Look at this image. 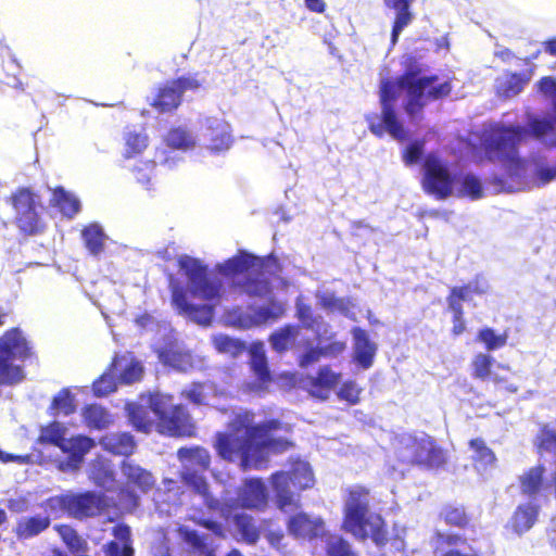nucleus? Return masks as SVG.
<instances>
[{"mask_svg": "<svg viewBox=\"0 0 556 556\" xmlns=\"http://www.w3.org/2000/svg\"><path fill=\"white\" fill-rule=\"evenodd\" d=\"M494 358L486 353H478L471 359V376L479 380H491L494 384H503L504 389L510 393L518 391V387L507 383V379L497 374L492 375Z\"/></svg>", "mask_w": 556, "mask_h": 556, "instance_id": "nucleus-21", "label": "nucleus"}, {"mask_svg": "<svg viewBox=\"0 0 556 556\" xmlns=\"http://www.w3.org/2000/svg\"><path fill=\"white\" fill-rule=\"evenodd\" d=\"M129 419L138 431L149 433L152 429L153 422L149 417L147 408L141 405H135L130 408Z\"/></svg>", "mask_w": 556, "mask_h": 556, "instance_id": "nucleus-57", "label": "nucleus"}, {"mask_svg": "<svg viewBox=\"0 0 556 556\" xmlns=\"http://www.w3.org/2000/svg\"><path fill=\"white\" fill-rule=\"evenodd\" d=\"M103 494L93 491L68 492V517L85 520L99 516L104 510Z\"/></svg>", "mask_w": 556, "mask_h": 556, "instance_id": "nucleus-17", "label": "nucleus"}, {"mask_svg": "<svg viewBox=\"0 0 556 556\" xmlns=\"http://www.w3.org/2000/svg\"><path fill=\"white\" fill-rule=\"evenodd\" d=\"M271 523H273L271 519H263L262 520V532L263 531L265 532V538L273 547L279 548L281 546V542L285 538V534H283L282 530H280V529H277V530L270 529Z\"/></svg>", "mask_w": 556, "mask_h": 556, "instance_id": "nucleus-64", "label": "nucleus"}, {"mask_svg": "<svg viewBox=\"0 0 556 556\" xmlns=\"http://www.w3.org/2000/svg\"><path fill=\"white\" fill-rule=\"evenodd\" d=\"M34 356L33 349L18 327H12L0 336V387H12L24 381L26 375L22 365Z\"/></svg>", "mask_w": 556, "mask_h": 556, "instance_id": "nucleus-5", "label": "nucleus"}, {"mask_svg": "<svg viewBox=\"0 0 556 556\" xmlns=\"http://www.w3.org/2000/svg\"><path fill=\"white\" fill-rule=\"evenodd\" d=\"M51 409L55 414H62L64 416L72 415L76 410L74 396L68 389H62L52 400Z\"/></svg>", "mask_w": 556, "mask_h": 556, "instance_id": "nucleus-56", "label": "nucleus"}, {"mask_svg": "<svg viewBox=\"0 0 556 556\" xmlns=\"http://www.w3.org/2000/svg\"><path fill=\"white\" fill-rule=\"evenodd\" d=\"M469 160L476 164L495 163L504 167L509 178H525L530 166L529 180L542 188L556 180V141L529 156H520L521 141H465Z\"/></svg>", "mask_w": 556, "mask_h": 556, "instance_id": "nucleus-2", "label": "nucleus"}, {"mask_svg": "<svg viewBox=\"0 0 556 556\" xmlns=\"http://www.w3.org/2000/svg\"><path fill=\"white\" fill-rule=\"evenodd\" d=\"M539 510V505L531 503L519 504L514 510L507 528L518 535L528 532L535 525Z\"/></svg>", "mask_w": 556, "mask_h": 556, "instance_id": "nucleus-25", "label": "nucleus"}, {"mask_svg": "<svg viewBox=\"0 0 556 556\" xmlns=\"http://www.w3.org/2000/svg\"><path fill=\"white\" fill-rule=\"evenodd\" d=\"M114 357H123V361L116 366L119 383L130 384L140 380L143 368L137 359L126 355H115Z\"/></svg>", "mask_w": 556, "mask_h": 556, "instance_id": "nucleus-44", "label": "nucleus"}, {"mask_svg": "<svg viewBox=\"0 0 556 556\" xmlns=\"http://www.w3.org/2000/svg\"><path fill=\"white\" fill-rule=\"evenodd\" d=\"M253 414H238L229 424L227 432H217L214 448L217 455L229 463L239 462L240 468L262 469L266 467L268 454H280L293 446V442L277 432L290 433V425L277 418L253 424Z\"/></svg>", "mask_w": 556, "mask_h": 556, "instance_id": "nucleus-1", "label": "nucleus"}, {"mask_svg": "<svg viewBox=\"0 0 556 556\" xmlns=\"http://www.w3.org/2000/svg\"><path fill=\"white\" fill-rule=\"evenodd\" d=\"M172 395L161 394L150 399V408L157 418L160 432L170 437H191L195 425L182 404L170 405Z\"/></svg>", "mask_w": 556, "mask_h": 556, "instance_id": "nucleus-7", "label": "nucleus"}, {"mask_svg": "<svg viewBox=\"0 0 556 556\" xmlns=\"http://www.w3.org/2000/svg\"><path fill=\"white\" fill-rule=\"evenodd\" d=\"M50 204L67 218H73L80 211L79 200L61 186L53 189Z\"/></svg>", "mask_w": 556, "mask_h": 556, "instance_id": "nucleus-38", "label": "nucleus"}, {"mask_svg": "<svg viewBox=\"0 0 556 556\" xmlns=\"http://www.w3.org/2000/svg\"><path fill=\"white\" fill-rule=\"evenodd\" d=\"M295 317L300 321V328L315 331L323 324V317L316 315L311 304L305 303L301 298L295 302Z\"/></svg>", "mask_w": 556, "mask_h": 556, "instance_id": "nucleus-47", "label": "nucleus"}, {"mask_svg": "<svg viewBox=\"0 0 556 556\" xmlns=\"http://www.w3.org/2000/svg\"><path fill=\"white\" fill-rule=\"evenodd\" d=\"M300 331L299 325L286 324L269 334L268 342L276 353L283 354L294 346Z\"/></svg>", "mask_w": 556, "mask_h": 556, "instance_id": "nucleus-34", "label": "nucleus"}, {"mask_svg": "<svg viewBox=\"0 0 556 556\" xmlns=\"http://www.w3.org/2000/svg\"><path fill=\"white\" fill-rule=\"evenodd\" d=\"M369 127L376 136L388 132L393 139H405L403 125L399 121L393 106L381 108V122L370 123Z\"/></svg>", "mask_w": 556, "mask_h": 556, "instance_id": "nucleus-33", "label": "nucleus"}, {"mask_svg": "<svg viewBox=\"0 0 556 556\" xmlns=\"http://www.w3.org/2000/svg\"><path fill=\"white\" fill-rule=\"evenodd\" d=\"M341 528L354 539H370L378 547L389 542L388 523L381 514L371 509V492L365 485L350 486L345 492Z\"/></svg>", "mask_w": 556, "mask_h": 556, "instance_id": "nucleus-4", "label": "nucleus"}, {"mask_svg": "<svg viewBox=\"0 0 556 556\" xmlns=\"http://www.w3.org/2000/svg\"><path fill=\"white\" fill-rule=\"evenodd\" d=\"M459 197H468L471 200H478L483 197L481 181L473 174H465L460 179Z\"/></svg>", "mask_w": 556, "mask_h": 556, "instance_id": "nucleus-55", "label": "nucleus"}, {"mask_svg": "<svg viewBox=\"0 0 556 556\" xmlns=\"http://www.w3.org/2000/svg\"><path fill=\"white\" fill-rule=\"evenodd\" d=\"M545 468L542 465L529 468L519 477L521 493L527 496L538 494L543 485Z\"/></svg>", "mask_w": 556, "mask_h": 556, "instance_id": "nucleus-43", "label": "nucleus"}, {"mask_svg": "<svg viewBox=\"0 0 556 556\" xmlns=\"http://www.w3.org/2000/svg\"><path fill=\"white\" fill-rule=\"evenodd\" d=\"M180 480L194 494L202 497L207 509L215 511L222 508L220 501L211 494L208 482L203 475L198 473L195 470L187 469L180 473Z\"/></svg>", "mask_w": 556, "mask_h": 556, "instance_id": "nucleus-22", "label": "nucleus"}, {"mask_svg": "<svg viewBox=\"0 0 556 556\" xmlns=\"http://www.w3.org/2000/svg\"><path fill=\"white\" fill-rule=\"evenodd\" d=\"M361 392L362 389L354 381H345L338 391V397L350 405H356L359 402Z\"/></svg>", "mask_w": 556, "mask_h": 556, "instance_id": "nucleus-62", "label": "nucleus"}, {"mask_svg": "<svg viewBox=\"0 0 556 556\" xmlns=\"http://www.w3.org/2000/svg\"><path fill=\"white\" fill-rule=\"evenodd\" d=\"M280 269H283L282 264L273 253L257 256L245 250H238L233 256L217 265L218 273L225 277L248 275L251 271H265L274 275Z\"/></svg>", "mask_w": 556, "mask_h": 556, "instance_id": "nucleus-11", "label": "nucleus"}, {"mask_svg": "<svg viewBox=\"0 0 556 556\" xmlns=\"http://www.w3.org/2000/svg\"><path fill=\"white\" fill-rule=\"evenodd\" d=\"M41 507L53 518H60L63 515L68 516V492L50 496L46 498Z\"/></svg>", "mask_w": 556, "mask_h": 556, "instance_id": "nucleus-54", "label": "nucleus"}, {"mask_svg": "<svg viewBox=\"0 0 556 556\" xmlns=\"http://www.w3.org/2000/svg\"><path fill=\"white\" fill-rule=\"evenodd\" d=\"M88 476L96 485L102 488L112 483L115 478L109 462L102 456H97L90 462Z\"/></svg>", "mask_w": 556, "mask_h": 556, "instance_id": "nucleus-41", "label": "nucleus"}, {"mask_svg": "<svg viewBox=\"0 0 556 556\" xmlns=\"http://www.w3.org/2000/svg\"><path fill=\"white\" fill-rule=\"evenodd\" d=\"M270 482L276 506L286 513L300 508V492L313 486L314 475L306 464H299L289 471L274 472Z\"/></svg>", "mask_w": 556, "mask_h": 556, "instance_id": "nucleus-6", "label": "nucleus"}, {"mask_svg": "<svg viewBox=\"0 0 556 556\" xmlns=\"http://www.w3.org/2000/svg\"><path fill=\"white\" fill-rule=\"evenodd\" d=\"M319 305L326 311H338L344 315H346L349 312L348 302L344 299L338 298L332 293H326L320 295Z\"/></svg>", "mask_w": 556, "mask_h": 556, "instance_id": "nucleus-60", "label": "nucleus"}, {"mask_svg": "<svg viewBox=\"0 0 556 556\" xmlns=\"http://www.w3.org/2000/svg\"><path fill=\"white\" fill-rule=\"evenodd\" d=\"M323 526L320 519H312L302 511L292 515L287 522L288 532L294 538H315Z\"/></svg>", "mask_w": 556, "mask_h": 556, "instance_id": "nucleus-30", "label": "nucleus"}, {"mask_svg": "<svg viewBox=\"0 0 556 556\" xmlns=\"http://www.w3.org/2000/svg\"><path fill=\"white\" fill-rule=\"evenodd\" d=\"M121 471L127 484L136 486L142 493L149 492L154 485L152 473L132 462L123 460Z\"/></svg>", "mask_w": 556, "mask_h": 556, "instance_id": "nucleus-31", "label": "nucleus"}, {"mask_svg": "<svg viewBox=\"0 0 556 556\" xmlns=\"http://www.w3.org/2000/svg\"><path fill=\"white\" fill-rule=\"evenodd\" d=\"M530 78V73H508L505 79L501 83L498 90L505 97H514L522 91Z\"/></svg>", "mask_w": 556, "mask_h": 556, "instance_id": "nucleus-51", "label": "nucleus"}, {"mask_svg": "<svg viewBox=\"0 0 556 556\" xmlns=\"http://www.w3.org/2000/svg\"><path fill=\"white\" fill-rule=\"evenodd\" d=\"M341 380V374L333 371L329 365L318 369L316 376L309 381V393L319 400H327L330 390L336 388Z\"/></svg>", "mask_w": 556, "mask_h": 556, "instance_id": "nucleus-28", "label": "nucleus"}, {"mask_svg": "<svg viewBox=\"0 0 556 556\" xmlns=\"http://www.w3.org/2000/svg\"><path fill=\"white\" fill-rule=\"evenodd\" d=\"M66 427L59 421H51L40 429L38 442L41 444H49L61 448L66 441Z\"/></svg>", "mask_w": 556, "mask_h": 556, "instance_id": "nucleus-45", "label": "nucleus"}, {"mask_svg": "<svg viewBox=\"0 0 556 556\" xmlns=\"http://www.w3.org/2000/svg\"><path fill=\"white\" fill-rule=\"evenodd\" d=\"M326 556H358L349 540L340 534H329L325 539Z\"/></svg>", "mask_w": 556, "mask_h": 556, "instance_id": "nucleus-48", "label": "nucleus"}, {"mask_svg": "<svg viewBox=\"0 0 556 556\" xmlns=\"http://www.w3.org/2000/svg\"><path fill=\"white\" fill-rule=\"evenodd\" d=\"M101 447L115 456L128 457L134 454L137 443L129 432H111L100 438Z\"/></svg>", "mask_w": 556, "mask_h": 556, "instance_id": "nucleus-24", "label": "nucleus"}, {"mask_svg": "<svg viewBox=\"0 0 556 556\" xmlns=\"http://www.w3.org/2000/svg\"><path fill=\"white\" fill-rule=\"evenodd\" d=\"M182 540L192 547L198 556H215V548L206 542V536L195 530L184 529Z\"/></svg>", "mask_w": 556, "mask_h": 556, "instance_id": "nucleus-49", "label": "nucleus"}, {"mask_svg": "<svg viewBox=\"0 0 556 556\" xmlns=\"http://www.w3.org/2000/svg\"><path fill=\"white\" fill-rule=\"evenodd\" d=\"M179 270L190 283V293L206 301L219 300L223 283L219 279L210 276L207 265L201 260L182 254L177 258Z\"/></svg>", "mask_w": 556, "mask_h": 556, "instance_id": "nucleus-9", "label": "nucleus"}, {"mask_svg": "<svg viewBox=\"0 0 556 556\" xmlns=\"http://www.w3.org/2000/svg\"><path fill=\"white\" fill-rule=\"evenodd\" d=\"M456 176L447 163L435 152L426 154L422 163V190L437 200H445L453 194Z\"/></svg>", "mask_w": 556, "mask_h": 556, "instance_id": "nucleus-10", "label": "nucleus"}, {"mask_svg": "<svg viewBox=\"0 0 556 556\" xmlns=\"http://www.w3.org/2000/svg\"><path fill=\"white\" fill-rule=\"evenodd\" d=\"M54 530L71 553L77 554L88 551L87 541L72 526L65 523L56 525Z\"/></svg>", "mask_w": 556, "mask_h": 556, "instance_id": "nucleus-42", "label": "nucleus"}, {"mask_svg": "<svg viewBox=\"0 0 556 556\" xmlns=\"http://www.w3.org/2000/svg\"><path fill=\"white\" fill-rule=\"evenodd\" d=\"M233 525L240 535V541L248 545H255L262 535V523L245 513L236 514L232 517Z\"/></svg>", "mask_w": 556, "mask_h": 556, "instance_id": "nucleus-35", "label": "nucleus"}, {"mask_svg": "<svg viewBox=\"0 0 556 556\" xmlns=\"http://www.w3.org/2000/svg\"><path fill=\"white\" fill-rule=\"evenodd\" d=\"M201 87L198 75L179 76L160 85L149 105L160 114L173 113L181 105L186 91H197Z\"/></svg>", "mask_w": 556, "mask_h": 556, "instance_id": "nucleus-12", "label": "nucleus"}, {"mask_svg": "<svg viewBox=\"0 0 556 556\" xmlns=\"http://www.w3.org/2000/svg\"><path fill=\"white\" fill-rule=\"evenodd\" d=\"M121 361H123V357H113L104 372L92 382L93 395L103 397L117 389L119 380L116 375V366Z\"/></svg>", "mask_w": 556, "mask_h": 556, "instance_id": "nucleus-36", "label": "nucleus"}, {"mask_svg": "<svg viewBox=\"0 0 556 556\" xmlns=\"http://www.w3.org/2000/svg\"><path fill=\"white\" fill-rule=\"evenodd\" d=\"M319 346L321 350L323 357L334 358L345 351L346 343L342 340H338L336 338V333H331L328 337V343Z\"/></svg>", "mask_w": 556, "mask_h": 556, "instance_id": "nucleus-61", "label": "nucleus"}, {"mask_svg": "<svg viewBox=\"0 0 556 556\" xmlns=\"http://www.w3.org/2000/svg\"><path fill=\"white\" fill-rule=\"evenodd\" d=\"M468 445L475 453L472 457L475 464H479L486 468L496 463L497 459L495 453L486 445L482 438L471 439Z\"/></svg>", "mask_w": 556, "mask_h": 556, "instance_id": "nucleus-50", "label": "nucleus"}, {"mask_svg": "<svg viewBox=\"0 0 556 556\" xmlns=\"http://www.w3.org/2000/svg\"><path fill=\"white\" fill-rule=\"evenodd\" d=\"M477 339L484 344L488 351L503 348L507 342V336L496 334L492 328L485 327L479 330Z\"/></svg>", "mask_w": 556, "mask_h": 556, "instance_id": "nucleus-58", "label": "nucleus"}, {"mask_svg": "<svg viewBox=\"0 0 556 556\" xmlns=\"http://www.w3.org/2000/svg\"><path fill=\"white\" fill-rule=\"evenodd\" d=\"M96 446V441L85 434L67 438L60 450L66 454L65 467L77 470L84 463L85 456Z\"/></svg>", "mask_w": 556, "mask_h": 556, "instance_id": "nucleus-20", "label": "nucleus"}, {"mask_svg": "<svg viewBox=\"0 0 556 556\" xmlns=\"http://www.w3.org/2000/svg\"><path fill=\"white\" fill-rule=\"evenodd\" d=\"M112 534L115 540L103 546L105 556H134L130 528L125 523H117L113 527Z\"/></svg>", "mask_w": 556, "mask_h": 556, "instance_id": "nucleus-26", "label": "nucleus"}, {"mask_svg": "<svg viewBox=\"0 0 556 556\" xmlns=\"http://www.w3.org/2000/svg\"><path fill=\"white\" fill-rule=\"evenodd\" d=\"M83 239L86 248L92 255H98L104 248V233L97 225H90L83 230Z\"/></svg>", "mask_w": 556, "mask_h": 556, "instance_id": "nucleus-53", "label": "nucleus"}, {"mask_svg": "<svg viewBox=\"0 0 556 556\" xmlns=\"http://www.w3.org/2000/svg\"><path fill=\"white\" fill-rule=\"evenodd\" d=\"M405 448L409 454L410 464L420 468L434 470L447 464L446 451L429 434L410 437Z\"/></svg>", "mask_w": 556, "mask_h": 556, "instance_id": "nucleus-13", "label": "nucleus"}, {"mask_svg": "<svg viewBox=\"0 0 556 556\" xmlns=\"http://www.w3.org/2000/svg\"><path fill=\"white\" fill-rule=\"evenodd\" d=\"M440 518L447 526L458 529H467L471 523V518L462 504H445L440 511Z\"/></svg>", "mask_w": 556, "mask_h": 556, "instance_id": "nucleus-39", "label": "nucleus"}, {"mask_svg": "<svg viewBox=\"0 0 556 556\" xmlns=\"http://www.w3.org/2000/svg\"><path fill=\"white\" fill-rule=\"evenodd\" d=\"M237 502L242 508L263 509L267 504V492L262 479L244 480L237 491Z\"/></svg>", "mask_w": 556, "mask_h": 556, "instance_id": "nucleus-19", "label": "nucleus"}, {"mask_svg": "<svg viewBox=\"0 0 556 556\" xmlns=\"http://www.w3.org/2000/svg\"><path fill=\"white\" fill-rule=\"evenodd\" d=\"M51 525L49 516L34 515L17 520L14 533L18 540H29L45 532Z\"/></svg>", "mask_w": 556, "mask_h": 556, "instance_id": "nucleus-32", "label": "nucleus"}, {"mask_svg": "<svg viewBox=\"0 0 556 556\" xmlns=\"http://www.w3.org/2000/svg\"><path fill=\"white\" fill-rule=\"evenodd\" d=\"M215 346L218 351L228 353L232 356L240 354L244 350V344L241 341L228 336L218 338L215 341Z\"/></svg>", "mask_w": 556, "mask_h": 556, "instance_id": "nucleus-63", "label": "nucleus"}, {"mask_svg": "<svg viewBox=\"0 0 556 556\" xmlns=\"http://www.w3.org/2000/svg\"><path fill=\"white\" fill-rule=\"evenodd\" d=\"M354 338V358L355 362L363 368H369L372 365L376 355L377 346L372 343L366 330L354 327L352 329Z\"/></svg>", "mask_w": 556, "mask_h": 556, "instance_id": "nucleus-29", "label": "nucleus"}, {"mask_svg": "<svg viewBox=\"0 0 556 556\" xmlns=\"http://www.w3.org/2000/svg\"><path fill=\"white\" fill-rule=\"evenodd\" d=\"M180 460H188L191 466L198 467L202 471H206L211 467V455L208 451L202 446L181 447L177 452Z\"/></svg>", "mask_w": 556, "mask_h": 556, "instance_id": "nucleus-46", "label": "nucleus"}, {"mask_svg": "<svg viewBox=\"0 0 556 556\" xmlns=\"http://www.w3.org/2000/svg\"><path fill=\"white\" fill-rule=\"evenodd\" d=\"M414 1L415 0H383L386 8L395 13L391 29V42L393 45L397 42L401 33L414 20V13L412 11Z\"/></svg>", "mask_w": 556, "mask_h": 556, "instance_id": "nucleus-23", "label": "nucleus"}, {"mask_svg": "<svg viewBox=\"0 0 556 556\" xmlns=\"http://www.w3.org/2000/svg\"><path fill=\"white\" fill-rule=\"evenodd\" d=\"M281 273L282 269L274 275L265 271H251L244 275L242 279L237 280L233 287L237 288L240 293L250 298L264 299L273 291V280L281 279Z\"/></svg>", "mask_w": 556, "mask_h": 556, "instance_id": "nucleus-18", "label": "nucleus"}, {"mask_svg": "<svg viewBox=\"0 0 556 556\" xmlns=\"http://www.w3.org/2000/svg\"><path fill=\"white\" fill-rule=\"evenodd\" d=\"M7 202L15 212L14 223L23 236L33 237L45 232L46 223L37 211L42 207L40 197L29 187L17 188Z\"/></svg>", "mask_w": 556, "mask_h": 556, "instance_id": "nucleus-8", "label": "nucleus"}, {"mask_svg": "<svg viewBox=\"0 0 556 556\" xmlns=\"http://www.w3.org/2000/svg\"><path fill=\"white\" fill-rule=\"evenodd\" d=\"M211 387L210 382L193 381L180 392V396L195 406H203L207 404L206 390Z\"/></svg>", "mask_w": 556, "mask_h": 556, "instance_id": "nucleus-52", "label": "nucleus"}, {"mask_svg": "<svg viewBox=\"0 0 556 556\" xmlns=\"http://www.w3.org/2000/svg\"><path fill=\"white\" fill-rule=\"evenodd\" d=\"M172 304L178 314L185 315L194 323L208 326L214 316V306L207 304H191L187 300L186 289L172 278L170 283Z\"/></svg>", "mask_w": 556, "mask_h": 556, "instance_id": "nucleus-15", "label": "nucleus"}, {"mask_svg": "<svg viewBox=\"0 0 556 556\" xmlns=\"http://www.w3.org/2000/svg\"><path fill=\"white\" fill-rule=\"evenodd\" d=\"M486 292V286L478 280L463 286H455L450 289L446 296L448 308H463V302L469 301L473 294L482 295Z\"/></svg>", "mask_w": 556, "mask_h": 556, "instance_id": "nucleus-37", "label": "nucleus"}, {"mask_svg": "<svg viewBox=\"0 0 556 556\" xmlns=\"http://www.w3.org/2000/svg\"><path fill=\"white\" fill-rule=\"evenodd\" d=\"M81 416L89 429L103 430L112 422L110 413L99 404L86 405L83 408Z\"/></svg>", "mask_w": 556, "mask_h": 556, "instance_id": "nucleus-40", "label": "nucleus"}, {"mask_svg": "<svg viewBox=\"0 0 556 556\" xmlns=\"http://www.w3.org/2000/svg\"><path fill=\"white\" fill-rule=\"evenodd\" d=\"M253 313H247L241 306H236L226 313L228 320L241 329H250L268 321L281 318L286 313L285 305L276 300H270L266 305L252 306Z\"/></svg>", "mask_w": 556, "mask_h": 556, "instance_id": "nucleus-14", "label": "nucleus"}, {"mask_svg": "<svg viewBox=\"0 0 556 556\" xmlns=\"http://www.w3.org/2000/svg\"><path fill=\"white\" fill-rule=\"evenodd\" d=\"M250 368L256 377V389L267 390L273 381V376L268 367L267 357L263 349V343H253L250 350Z\"/></svg>", "mask_w": 556, "mask_h": 556, "instance_id": "nucleus-27", "label": "nucleus"}, {"mask_svg": "<svg viewBox=\"0 0 556 556\" xmlns=\"http://www.w3.org/2000/svg\"><path fill=\"white\" fill-rule=\"evenodd\" d=\"M421 70L409 68L397 79L383 78L379 88V101L381 108L393 106L400 97L401 89L407 92L405 111L409 116L419 115L427 101H437L448 97L453 90L451 80L434 85L438 81L437 75L417 78Z\"/></svg>", "mask_w": 556, "mask_h": 556, "instance_id": "nucleus-3", "label": "nucleus"}, {"mask_svg": "<svg viewBox=\"0 0 556 556\" xmlns=\"http://www.w3.org/2000/svg\"><path fill=\"white\" fill-rule=\"evenodd\" d=\"M425 141H409V144L403 151V161L406 165L412 166L424 162L425 159Z\"/></svg>", "mask_w": 556, "mask_h": 556, "instance_id": "nucleus-59", "label": "nucleus"}, {"mask_svg": "<svg viewBox=\"0 0 556 556\" xmlns=\"http://www.w3.org/2000/svg\"><path fill=\"white\" fill-rule=\"evenodd\" d=\"M555 130L554 121L551 118L533 117L528 123V129L520 125L505 126L494 124L490 128L489 139H522L529 131L534 137H544Z\"/></svg>", "mask_w": 556, "mask_h": 556, "instance_id": "nucleus-16", "label": "nucleus"}]
</instances>
